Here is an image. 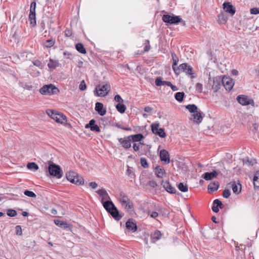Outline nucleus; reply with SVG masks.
<instances>
[{
    "label": "nucleus",
    "instance_id": "9d476101",
    "mask_svg": "<svg viewBox=\"0 0 259 259\" xmlns=\"http://www.w3.org/2000/svg\"><path fill=\"white\" fill-rule=\"evenodd\" d=\"M222 84L226 91H230L234 85V82L230 77L224 75L222 78Z\"/></svg>",
    "mask_w": 259,
    "mask_h": 259
},
{
    "label": "nucleus",
    "instance_id": "864d4df0",
    "mask_svg": "<svg viewBox=\"0 0 259 259\" xmlns=\"http://www.w3.org/2000/svg\"><path fill=\"white\" fill-rule=\"evenodd\" d=\"M250 14L256 15L259 14V9L257 8H253L250 9Z\"/></svg>",
    "mask_w": 259,
    "mask_h": 259
},
{
    "label": "nucleus",
    "instance_id": "680f3d73",
    "mask_svg": "<svg viewBox=\"0 0 259 259\" xmlns=\"http://www.w3.org/2000/svg\"><path fill=\"white\" fill-rule=\"evenodd\" d=\"M150 215L152 218H156L158 216V213L156 211H152L150 214Z\"/></svg>",
    "mask_w": 259,
    "mask_h": 259
},
{
    "label": "nucleus",
    "instance_id": "a878e982",
    "mask_svg": "<svg viewBox=\"0 0 259 259\" xmlns=\"http://www.w3.org/2000/svg\"><path fill=\"white\" fill-rule=\"evenodd\" d=\"M223 206V204L222 202L217 199H215L213 202V206H212V210L214 212H218L219 211V207L222 208Z\"/></svg>",
    "mask_w": 259,
    "mask_h": 259
},
{
    "label": "nucleus",
    "instance_id": "dca6fc26",
    "mask_svg": "<svg viewBox=\"0 0 259 259\" xmlns=\"http://www.w3.org/2000/svg\"><path fill=\"white\" fill-rule=\"evenodd\" d=\"M96 121L95 119H91L88 124H87L85 126L86 128H90L91 131L97 132H100V128L99 126L95 124Z\"/></svg>",
    "mask_w": 259,
    "mask_h": 259
},
{
    "label": "nucleus",
    "instance_id": "5701e85b",
    "mask_svg": "<svg viewBox=\"0 0 259 259\" xmlns=\"http://www.w3.org/2000/svg\"><path fill=\"white\" fill-rule=\"evenodd\" d=\"M224 9L232 15H234L236 12L235 8L230 3H224L223 4Z\"/></svg>",
    "mask_w": 259,
    "mask_h": 259
},
{
    "label": "nucleus",
    "instance_id": "bb28decb",
    "mask_svg": "<svg viewBox=\"0 0 259 259\" xmlns=\"http://www.w3.org/2000/svg\"><path fill=\"white\" fill-rule=\"evenodd\" d=\"M162 236L161 232L159 230H156L154 233L151 235V242L155 243L157 241L159 240Z\"/></svg>",
    "mask_w": 259,
    "mask_h": 259
},
{
    "label": "nucleus",
    "instance_id": "37998d69",
    "mask_svg": "<svg viewBox=\"0 0 259 259\" xmlns=\"http://www.w3.org/2000/svg\"><path fill=\"white\" fill-rule=\"evenodd\" d=\"M219 21L222 23H225L227 21V18L223 14L218 16Z\"/></svg>",
    "mask_w": 259,
    "mask_h": 259
},
{
    "label": "nucleus",
    "instance_id": "4c0bfd02",
    "mask_svg": "<svg viewBox=\"0 0 259 259\" xmlns=\"http://www.w3.org/2000/svg\"><path fill=\"white\" fill-rule=\"evenodd\" d=\"M55 40L54 39H49L44 43V45L46 48H51L55 44Z\"/></svg>",
    "mask_w": 259,
    "mask_h": 259
},
{
    "label": "nucleus",
    "instance_id": "cd10ccee",
    "mask_svg": "<svg viewBox=\"0 0 259 259\" xmlns=\"http://www.w3.org/2000/svg\"><path fill=\"white\" fill-rule=\"evenodd\" d=\"M118 141L119 142L120 145L123 147L124 148L127 149H129L131 147V144L130 143V139H124L123 138H118Z\"/></svg>",
    "mask_w": 259,
    "mask_h": 259
},
{
    "label": "nucleus",
    "instance_id": "603ef678",
    "mask_svg": "<svg viewBox=\"0 0 259 259\" xmlns=\"http://www.w3.org/2000/svg\"><path fill=\"white\" fill-rule=\"evenodd\" d=\"M202 84L200 83H197L196 84V90L198 92L201 93L202 90Z\"/></svg>",
    "mask_w": 259,
    "mask_h": 259
},
{
    "label": "nucleus",
    "instance_id": "a211bd4d",
    "mask_svg": "<svg viewBox=\"0 0 259 259\" xmlns=\"http://www.w3.org/2000/svg\"><path fill=\"white\" fill-rule=\"evenodd\" d=\"M228 185L232 187L234 193L239 194L240 193L241 190V185L239 182L237 184L235 181L231 182L228 184Z\"/></svg>",
    "mask_w": 259,
    "mask_h": 259
},
{
    "label": "nucleus",
    "instance_id": "f257e3e1",
    "mask_svg": "<svg viewBox=\"0 0 259 259\" xmlns=\"http://www.w3.org/2000/svg\"><path fill=\"white\" fill-rule=\"evenodd\" d=\"M96 192L101 197V202L105 210L116 221H119L122 218V215L119 214L118 210L111 200V198L106 190L102 188L98 190Z\"/></svg>",
    "mask_w": 259,
    "mask_h": 259
},
{
    "label": "nucleus",
    "instance_id": "39448f33",
    "mask_svg": "<svg viewBox=\"0 0 259 259\" xmlns=\"http://www.w3.org/2000/svg\"><path fill=\"white\" fill-rule=\"evenodd\" d=\"M39 92L43 95H54L59 92V89L53 84L44 85L39 90Z\"/></svg>",
    "mask_w": 259,
    "mask_h": 259
},
{
    "label": "nucleus",
    "instance_id": "ddd939ff",
    "mask_svg": "<svg viewBox=\"0 0 259 259\" xmlns=\"http://www.w3.org/2000/svg\"><path fill=\"white\" fill-rule=\"evenodd\" d=\"M114 100L118 102L115 106L117 110L121 114L124 113L126 109V107L123 103V98H114Z\"/></svg>",
    "mask_w": 259,
    "mask_h": 259
},
{
    "label": "nucleus",
    "instance_id": "0eeeda50",
    "mask_svg": "<svg viewBox=\"0 0 259 259\" xmlns=\"http://www.w3.org/2000/svg\"><path fill=\"white\" fill-rule=\"evenodd\" d=\"M110 90V85L108 83H102L96 88V95L98 96H106Z\"/></svg>",
    "mask_w": 259,
    "mask_h": 259
},
{
    "label": "nucleus",
    "instance_id": "4468645a",
    "mask_svg": "<svg viewBox=\"0 0 259 259\" xmlns=\"http://www.w3.org/2000/svg\"><path fill=\"white\" fill-rule=\"evenodd\" d=\"M171 57L172 59V68L173 70L174 71L175 74L177 75H179V69L178 68V67L177 66L178 65V63L179 62V59L178 57L177 56L176 54L173 52L171 53Z\"/></svg>",
    "mask_w": 259,
    "mask_h": 259
},
{
    "label": "nucleus",
    "instance_id": "b1692460",
    "mask_svg": "<svg viewBox=\"0 0 259 259\" xmlns=\"http://www.w3.org/2000/svg\"><path fill=\"white\" fill-rule=\"evenodd\" d=\"M126 139H130V141H132L133 142H140L143 138L144 136L141 134H138L133 135H130L126 138Z\"/></svg>",
    "mask_w": 259,
    "mask_h": 259
},
{
    "label": "nucleus",
    "instance_id": "f03ea898",
    "mask_svg": "<svg viewBox=\"0 0 259 259\" xmlns=\"http://www.w3.org/2000/svg\"><path fill=\"white\" fill-rule=\"evenodd\" d=\"M46 113L51 118L55 120L57 122L62 124H67L69 126H71L70 124H67L66 116L63 114L50 109L46 110Z\"/></svg>",
    "mask_w": 259,
    "mask_h": 259
},
{
    "label": "nucleus",
    "instance_id": "774afa93",
    "mask_svg": "<svg viewBox=\"0 0 259 259\" xmlns=\"http://www.w3.org/2000/svg\"><path fill=\"white\" fill-rule=\"evenodd\" d=\"M232 73L234 75H237L238 73V71L237 70H233Z\"/></svg>",
    "mask_w": 259,
    "mask_h": 259
},
{
    "label": "nucleus",
    "instance_id": "e2e57ef3",
    "mask_svg": "<svg viewBox=\"0 0 259 259\" xmlns=\"http://www.w3.org/2000/svg\"><path fill=\"white\" fill-rule=\"evenodd\" d=\"M133 149L135 151H138L140 149V145L134 144L133 145Z\"/></svg>",
    "mask_w": 259,
    "mask_h": 259
},
{
    "label": "nucleus",
    "instance_id": "5fc2aeb1",
    "mask_svg": "<svg viewBox=\"0 0 259 259\" xmlns=\"http://www.w3.org/2000/svg\"><path fill=\"white\" fill-rule=\"evenodd\" d=\"M81 91H84L86 89V84L84 80H82L79 86Z\"/></svg>",
    "mask_w": 259,
    "mask_h": 259
},
{
    "label": "nucleus",
    "instance_id": "09e8293b",
    "mask_svg": "<svg viewBox=\"0 0 259 259\" xmlns=\"http://www.w3.org/2000/svg\"><path fill=\"white\" fill-rule=\"evenodd\" d=\"M16 233L18 235H21L22 234V228L21 226L17 225L15 227Z\"/></svg>",
    "mask_w": 259,
    "mask_h": 259
},
{
    "label": "nucleus",
    "instance_id": "de8ad7c7",
    "mask_svg": "<svg viewBox=\"0 0 259 259\" xmlns=\"http://www.w3.org/2000/svg\"><path fill=\"white\" fill-rule=\"evenodd\" d=\"M34 66L39 67L40 69L42 68V65L41 62L38 60H35L32 62Z\"/></svg>",
    "mask_w": 259,
    "mask_h": 259
},
{
    "label": "nucleus",
    "instance_id": "2f4dec72",
    "mask_svg": "<svg viewBox=\"0 0 259 259\" xmlns=\"http://www.w3.org/2000/svg\"><path fill=\"white\" fill-rule=\"evenodd\" d=\"M59 65V61L58 60H53V59H50L49 62L48 64V66L50 69H54L56 67H58Z\"/></svg>",
    "mask_w": 259,
    "mask_h": 259
},
{
    "label": "nucleus",
    "instance_id": "13d9d810",
    "mask_svg": "<svg viewBox=\"0 0 259 259\" xmlns=\"http://www.w3.org/2000/svg\"><path fill=\"white\" fill-rule=\"evenodd\" d=\"M244 164L247 165H253V162L249 159L244 160L243 161Z\"/></svg>",
    "mask_w": 259,
    "mask_h": 259
},
{
    "label": "nucleus",
    "instance_id": "9b49d317",
    "mask_svg": "<svg viewBox=\"0 0 259 259\" xmlns=\"http://www.w3.org/2000/svg\"><path fill=\"white\" fill-rule=\"evenodd\" d=\"M202 113L200 111H197L192 114L190 119L193 121L194 123L199 124L202 121L203 116L202 115Z\"/></svg>",
    "mask_w": 259,
    "mask_h": 259
},
{
    "label": "nucleus",
    "instance_id": "e433bc0d",
    "mask_svg": "<svg viewBox=\"0 0 259 259\" xmlns=\"http://www.w3.org/2000/svg\"><path fill=\"white\" fill-rule=\"evenodd\" d=\"M27 167L29 169L33 170L34 171L37 170L39 168L38 165L33 162H29L27 165Z\"/></svg>",
    "mask_w": 259,
    "mask_h": 259
},
{
    "label": "nucleus",
    "instance_id": "bf43d9fd",
    "mask_svg": "<svg viewBox=\"0 0 259 259\" xmlns=\"http://www.w3.org/2000/svg\"><path fill=\"white\" fill-rule=\"evenodd\" d=\"M89 185L93 189H96L97 187V186H98L97 184L95 182H90L89 183Z\"/></svg>",
    "mask_w": 259,
    "mask_h": 259
},
{
    "label": "nucleus",
    "instance_id": "412c9836",
    "mask_svg": "<svg viewBox=\"0 0 259 259\" xmlns=\"http://www.w3.org/2000/svg\"><path fill=\"white\" fill-rule=\"evenodd\" d=\"M238 103L243 106L252 105L254 106V101L252 98H236Z\"/></svg>",
    "mask_w": 259,
    "mask_h": 259
},
{
    "label": "nucleus",
    "instance_id": "c85d7f7f",
    "mask_svg": "<svg viewBox=\"0 0 259 259\" xmlns=\"http://www.w3.org/2000/svg\"><path fill=\"white\" fill-rule=\"evenodd\" d=\"M155 173L157 177L161 178L165 174V171L163 167L158 165L155 167Z\"/></svg>",
    "mask_w": 259,
    "mask_h": 259
},
{
    "label": "nucleus",
    "instance_id": "72a5a7b5",
    "mask_svg": "<svg viewBox=\"0 0 259 259\" xmlns=\"http://www.w3.org/2000/svg\"><path fill=\"white\" fill-rule=\"evenodd\" d=\"M253 180L254 189L259 190V170L255 172Z\"/></svg>",
    "mask_w": 259,
    "mask_h": 259
},
{
    "label": "nucleus",
    "instance_id": "338daca9",
    "mask_svg": "<svg viewBox=\"0 0 259 259\" xmlns=\"http://www.w3.org/2000/svg\"><path fill=\"white\" fill-rule=\"evenodd\" d=\"M116 126L117 127H118L119 128H120V129H122V130H123V128H124V127L122 125H121V124H120L119 123H116Z\"/></svg>",
    "mask_w": 259,
    "mask_h": 259
},
{
    "label": "nucleus",
    "instance_id": "49530a36",
    "mask_svg": "<svg viewBox=\"0 0 259 259\" xmlns=\"http://www.w3.org/2000/svg\"><path fill=\"white\" fill-rule=\"evenodd\" d=\"M144 50L145 52H148L150 49V41L149 40H146L145 42L144 43Z\"/></svg>",
    "mask_w": 259,
    "mask_h": 259
},
{
    "label": "nucleus",
    "instance_id": "052dcab7",
    "mask_svg": "<svg viewBox=\"0 0 259 259\" xmlns=\"http://www.w3.org/2000/svg\"><path fill=\"white\" fill-rule=\"evenodd\" d=\"M184 92H178L175 94L174 97H184Z\"/></svg>",
    "mask_w": 259,
    "mask_h": 259
},
{
    "label": "nucleus",
    "instance_id": "79ce46f5",
    "mask_svg": "<svg viewBox=\"0 0 259 259\" xmlns=\"http://www.w3.org/2000/svg\"><path fill=\"white\" fill-rule=\"evenodd\" d=\"M7 214L8 216L11 217H14L17 215V211L13 209H9L7 210Z\"/></svg>",
    "mask_w": 259,
    "mask_h": 259
},
{
    "label": "nucleus",
    "instance_id": "a18cd8bd",
    "mask_svg": "<svg viewBox=\"0 0 259 259\" xmlns=\"http://www.w3.org/2000/svg\"><path fill=\"white\" fill-rule=\"evenodd\" d=\"M24 194L30 197L35 198L36 197L35 194L33 192L29 190H25L24 192Z\"/></svg>",
    "mask_w": 259,
    "mask_h": 259
},
{
    "label": "nucleus",
    "instance_id": "3c124183",
    "mask_svg": "<svg viewBox=\"0 0 259 259\" xmlns=\"http://www.w3.org/2000/svg\"><path fill=\"white\" fill-rule=\"evenodd\" d=\"M148 185L153 188H155L157 186L156 182L154 180L149 181L148 182Z\"/></svg>",
    "mask_w": 259,
    "mask_h": 259
},
{
    "label": "nucleus",
    "instance_id": "f704fd0d",
    "mask_svg": "<svg viewBox=\"0 0 259 259\" xmlns=\"http://www.w3.org/2000/svg\"><path fill=\"white\" fill-rule=\"evenodd\" d=\"M75 48L77 50L78 52L81 54H85L86 53V50L84 48L83 45L81 43H78L76 44L75 45Z\"/></svg>",
    "mask_w": 259,
    "mask_h": 259
},
{
    "label": "nucleus",
    "instance_id": "a19ab883",
    "mask_svg": "<svg viewBox=\"0 0 259 259\" xmlns=\"http://www.w3.org/2000/svg\"><path fill=\"white\" fill-rule=\"evenodd\" d=\"M140 162L141 165L144 168H148L149 167V164L147 162V159L144 157H141L140 158Z\"/></svg>",
    "mask_w": 259,
    "mask_h": 259
},
{
    "label": "nucleus",
    "instance_id": "c756f323",
    "mask_svg": "<svg viewBox=\"0 0 259 259\" xmlns=\"http://www.w3.org/2000/svg\"><path fill=\"white\" fill-rule=\"evenodd\" d=\"M29 20L31 26L34 27L36 25V13L35 12L29 11Z\"/></svg>",
    "mask_w": 259,
    "mask_h": 259
},
{
    "label": "nucleus",
    "instance_id": "4d7b16f0",
    "mask_svg": "<svg viewBox=\"0 0 259 259\" xmlns=\"http://www.w3.org/2000/svg\"><path fill=\"white\" fill-rule=\"evenodd\" d=\"M64 33H65V35L67 37H69V36H71V35H72V31L69 29H66L65 30Z\"/></svg>",
    "mask_w": 259,
    "mask_h": 259
},
{
    "label": "nucleus",
    "instance_id": "2eb2a0df",
    "mask_svg": "<svg viewBox=\"0 0 259 259\" xmlns=\"http://www.w3.org/2000/svg\"><path fill=\"white\" fill-rule=\"evenodd\" d=\"M219 170H213L212 172H206L203 174L202 177L206 181H209L216 178L219 174Z\"/></svg>",
    "mask_w": 259,
    "mask_h": 259
},
{
    "label": "nucleus",
    "instance_id": "ea45409f",
    "mask_svg": "<svg viewBox=\"0 0 259 259\" xmlns=\"http://www.w3.org/2000/svg\"><path fill=\"white\" fill-rule=\"evenodd\" d=\"M155 134L158 135L160 138H165L166 137V133L163 128H160Z\"/></svg>",
    "mask_w": 259,
    "mask_h": 259
},
{
    "label": "nucleus",
    "instance_id": "20e7f679",
    "mask_svg": "<svg viewBox=\"0 0 259 259\" xmlns=\"http://www.w3.org/2000/svg\"><path fill=\"white\" fill-rule=\"evenodd\" d=\"M66 177L67 179L72 183L77 185H82L84 184L83 178L74 171L68 172Z\"/></svg>",
    "mask_w": 259,
    "mask_h": 259
},
{
    "label": "nucleus",
    "instance_id": "423d86ee",
    "mask_svg": "<svg viewBox=\"0 0 259 259\" xmlns=\"http://www.w3.org/2000/svg\"><path fill=\"white\" fill-rule=\"evenodd\" d=\"M48 171L50 175L57 179H60L62 177V171L59 165L53 163L50 164L48 167Z\"/></svg>",
    "mask_w": 259,
    "mask_h": 259
},
{
    "label": "nucleus",
    "instance_id": "f8f14e48",
    "mask_svg": "<svg viewBox=\"0 0 259 259\" xmlns=\"http://www.w3.org/2000/svg\"><path fill=\"white\" fill-rule=\"evenodd\" d=\"M54 222L55 225L61 227V228L68 231H72V225L68 224L65 222L58 219L54 220Z\"/></svg>",
    "mask_w": 259,
    "mask_h": 259
},
{
    "label": "nucleus",
    "instance_id": "f3484780",
    "mask_svg": "<svg viewBox=\"0 0 259 259\" xmlns=\"http://www.w3.org/2000/svg\"><path fill=\"white\" fill-rule=\"evenodd\" d=\"M162 185L165 190L168 193L170 194H175L176 192V189L175 187L172 186L170 183L167 181L164 182L162 181Z\"/></svg>",
    "mask_w": 259,
    "mask_h": 259
},
{
    "label": "nucleus",
    "instance_id": "6e6d98bb",
    "mask_svg": "<svg viewBox=\"0 0 259 259\" xmlns=\"http://www.w3.org/2000/svg\"><path fill=\"white\" fill-rule=\"evenodd\" d=\"M36 5V3L35 2H32L30 4L29 11L35 12Z\"/></svg>",
    "mask_w": 259,
    "mask_h": 259
},
{
    "label": "nucleus",
    "instance_id": "473e14b6",
    "mask_svg": "<svg viewBox=\"0 0 259 259\" xmlns=\"http://www.w3.org/2000/svg\"><path fill=\"white\" fill-rule=\"evenodd\" d=\"M219 187V183L218 182L210 183L208 186V190L210 192L217 191Z\"/></svg>",
    "mask_w": 259,
    "mask_h": 259
},
{
    "label": "nucleus",
    "instance_id": "4be33fe9",
    "mask_svg": "<svg viewBox=\"0 0 259 259\" xmlns=\"http://www.w3.org/2000/svg\"><path fill=\"white\" fill-rule=\"evenodd\" d=\"M126 227L128 230L132 231L133 232H135L137 230V225L133 219L128 220L126 222Z\"/></svg>",
    "mask_w": 259,
    "mask_h": 259
},
{
    "label": "nucleus",
    "instance_id": "0e129e2a",
    "mask_svg": "<svg viewBox=\"0 0 259 259\" xmlns=\"http://www.w3.org/2000/svg\"><path fill=\"white\" fill-rule=\"evenodd\" d=\"M152 110V108L149 106H146L144 108V111L146 112H150Z\"/></svg>",
    "mask_w": 259,
    "mask_h": 259
},
{
    "label": "nucleus",
    "instance_id": "58836bf2",
    "mask_svg": "<svg viewBox=\"0 0 259 259\" xmlns=\"http://www.w3.org/2000/svg\"><path fill=\"white\" fill-rule=\"evenodd\" d=\"M178 188L181 191L183 192H187L188 190V186L187 184H184L183 183H179L178 185Z\"/></svg>",
    "mask_w": 259,
    "mask_h": 259
},
{
    "label": "nucleus",
    "instance_id": "1a4fd4ad",
    "mask_svg": "<svg viewBox=\"0 0 259 259\" xmlns=\"http://www.w3.org/2000/svg\"><path fill=\"white\" fill-rule=\"evenodd\" d=\"M120 202L122 206L127 210H131L133 208L132 202L124 193L120 194Z\"/></svg>",
    "mask_w": 259,
    "mask_h": 259
},
{
    "label": "nucleus",
    "instance_id": "69168bd1",
    "mask_svg": "<svg viewBox=\"0 0 259 259\" xmlns=\"http://www.w3.org/2000/svg\"><path fill=\"white\" fill-rule=\"evenodd\" d=\"M169 87L171 88L173 91H176L178 90V88L176 86L172 84L171 85H170Z\"/></svg>",
    "mask_w": 259,
    "mask_h": 259
},
{
    "label": "nucleus",
    "instance_id": "6ab92c4d",
    "mask_svg": "<svg viewBox=\"0 0 259 259\" xmlns=\"http://www.w3.org/2000/svg\"><path fill=\"white\" fill-rule=\"evenodd\" d=\"M159 156L161 161H164L167 163H169V154L167 151L165 149L161 150L160 151Z\"/></svg>",
    "mask_w": 259,
    "mask_h": 259
},
{
    "label": "nucleus",
    "instance_id": "c9c22d12",
    "mask_svg": "<svg viewBox=\"0 0 259 259\" xmlns=\"http://www.w3.org/2000/svg\"><path fill=\"white\" fill-rule=\"evenodd\" d=\"M186 108L192 113H194L198 110V108L195 104H189L186 106Z\"/></svg>",
    "mask_w": 259,
    "mask_h": 259
},
{
    "label": "nucleus",
    "instance_id": "6e6552de",
    "mask_svg": "<svg viewBox=\"0 0 259 259\" xmlns=\"http://www.w3.org/2000/svg\"><path fill=\"white\" fill-rule=\"evenodd\" d=\"M179 74L181 71L186 73L187 75L190 76L191 78H195L196 76L194 75V70L193 67L188 63H185L181 64L179 67Z\"/></svg>",
    "mask_w": 259,
    "mask_h": 259
},
{
    "label": "nucleus",
    "instance_id": "aec40b11",
    "mask_svg": "<svg viewBox=\"0 0 259 259\" xmlns=\"http://www.w3.org/2000/svg\"><path fill=\"white\" fill-rule=\"evenodd\" d=\"M95 110L101 116H104L106 113V109L104 108L103 104L100 102H97L95 106Z\"/></svg>",
    "mask_w": 259,
    "mask_h": 259
},
{
    "label": "nucleus",
    "instance_id": "8fccbe9b",
    "mask_svg": "<svg viewBox=\"0 0 259 259\" xmlns=\"http://www.w3.org/2000/svg\"><path fill=\"white\" fill-rule=\"evenodd\" d=\"M230 195H231V192L229 190L225 189L224 190L223 194V196L224 197H225L226 198H228L230 197Z\"/></svg>",
    "mask_w": 259,
    "mask_h": 259
},
{
    "label": "nucleus",
    "instance_id": "7ed1b4c3",
    "mask_svg": "<svg viewBox=\"0 0 259 259\" xmlns=\"http://www.w3.org/2000/svg\"><path fill=\"white\" fill-rule=\"evenodd\" d=\"M162 19L163 22L168 24H177L178 23H181L182 25L185 26L186 25L185 21L183 20L179 16H175L174 15H170L168 14L163 15Z\"/></svg>",
    "mask_w": 259,
    "mask_h": 259
},
{
    "label": "nucleus",
    "instance_id": "7c9ffc66",
    "mask_svg": "<svg viewBox=\"0 0 259 259\" xmlns=\"http://www.w3.org/2000/svg\"><path fill=\"white\" fill-rule=\"evenodd\" d=\"M155 84L157 86H168L169 87L171 85V83L170 81H163L161 77H157L155 80Z\"/></svg>",
    "mask_w": 259,
    "mask_h": 259
},
{
    "label": "nucleus",
    "instance_id": "c03bdc74",
    "mask_svg": "<svg viewBox=\"0 0 259 259\" xmlns=\"http://www.w3.org/2000/svg\"><path fill=\"white\" fill-rule=\"evenodd\" d=\"M159 124L158 123H154L151 125L152 132L155 134L159 130Z\"/></svg>",
    "mask_w": 259,
    "mask_h": 259
},
{
    "label": "nucleus",
    "instance_id": "393cba45",
    "mask_svg": "<svg viewBox=\"0 0 259 259\" xmlns=\"http://www.w3.org/2000/svg\"><path fill=\"white\" fill-rule=\"evenodd\" d=\"M222 83V78L220 76H217L213 78L212 88L217 91L221 87Z\"/></svg>",
    "mask_w": 259,
    "mask_h": 259
}]
</instances>
